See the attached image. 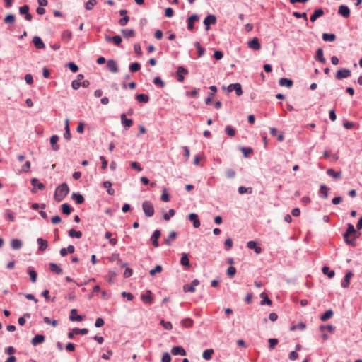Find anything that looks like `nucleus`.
Returning <instances> with one entry per match:
<instances>
[{"label": "nucleus", "mask_w": 362, "mask_h": 362, "mask_svg": "<svg viewBox=\"0 0 362 362\" xmlns=\"http://www.w3.org/2000/svg\"><path fill=\"white\" fill-rule=\"evenodd\" d=\"M77 310L76 309H72L70 312L69 319L71 321H78L80 322L83 320V317L79 315H76Z\"/></svg>", "instance_id": "29"}, {"label": "nucleus", "mask_w": 362, "mask_h": 362, "mask_svg": "<svg viewBox=\"0 0 362 362\" xmlns=\"http://www.w3.org/2000/svg\"><path fill=\"white\" fill-rule=\"evenodd\" d=\"M279 83L281 86H286L287 88H291L293 82L292 80L286 78H281L279 81Z\"/></svg>", "instance_id": "31"}, {"label": "nucleus", "mask_w": 362, "mask_h": 362, "mask_svg": "<svg viewBox=\"0 0 362 362\" xmlns=\"http://www.w3.org/2000/svg\"><path fill=\"white\" fill-rule=\"evenodd\" d=\"M49 269L52 272L57 274H61L62 273V269L61 267L55 263L49 264Z\"/></svg>", "instance_id": "38"}, {"label": "nucleus", "mask_w": 362, "mask_h": 362, "mask_svg": "<svg viewBox=\"0 0 362 362\" xmlns=\"http://www.w3.org/2000/svg\"><path fill=\"white\" fill-rule=\"evenodd\" d=\"M209 89L213 91V93H209V96L205 100L206 105H211L212 103V99L214 96L215 95L216 93L217 92V88L216 86H210Z\"/></svg>", "instance_id": "19"}, {"label": "nucleus", "mask_w": 362, "mask_h": 362, "mask_svg": "<svg viewBox=\"0 0 362 362\" xmlns=\"http://www.w3.org/2000/svg\"><path fill=\"white\" fill-rule=\"evenodd\" d=\"M194 46L197 49L198 57H202L205 53V49L202 47L201 44L199 42H196L194 43Z\"/></svg>", "instance_id": "47"}, {"label": "nucleus", "mask_w": 362, "mask_h": 362, "mask_svg": "<svg viewBox=\"0 0 362 362\" xmlns=\"http://www.w3.org/2000/svg\"><path fill=\"white\" fill-rule=\"evenodd\" d=\"M214 353V350L213 349H206L202 353V357L204 360H211L212 358Z\"/></svg>", "instance_id": "34"}, {"label": "nucleus", "mask_w": 362, "mask_h": 362, "mask_svg": "<svg viewBox=\"0 0 362 362\" xmlns=\"http://www.w3.org/2000/svg\"><path fill=\"white\" fill-rule=\"evenodd\" d=\"M136 98L139 103H147L149 101V96L144 93L136 95Z\"/></svg>", "instance_id": "40"}, {"label": "nucleus", "mask_w": 362, "mask_h": 362, "mask_svg": "<svg viewBox=\"0 0 362 362\" xmlns=\"http://www.w3.org/2000/svg\"><path fill=\"white\" fill-rule=\"evenodd\" d=\"M171 354L174 356L180 355L184 356L187 354V352L183 347L177 346L172 348Z\"/></svg>", "instance_id": "18"}, {"label": "nucleus", "mask_w": 362, "mask_h": 362, "mask_svg": "<svg viewBox=\"0 0 362 362\" xmlns=\"http://www.w3.org/2000/svg\"><path fill=\"white\" fill-rule=\"evenodd\" d=\"M160 323L163 326V327L167 330H171L173 329V325L169 321H165L164 320H161Z\"/></svg>", "instance_id": "57"}, {"label": "nucleus", "mask_w": 362, "mask_h": 362, "mask_svg": "<svg viewBox=\"0 0 362 362\" xmlns=\"http://www.w3.org/2000/svg\"><path fill=\"white\" fill-rule=\"evenodd\" d=\"M233 243L231 238H227L224 242V248L226 250H230L233 247Z\"/></svg>", "instance_id": "58"}, {"label": "nucleus", "mask_w": 362, "mask_h": 362, "mask_svg": "<svg viewBox=\"0 0 362 362\" xmlns=\"http://www.w3.org/2000/svg\"><path fill=\"white\" fill-rule=\"evenodd\" d=\"M322 273L327 275L329 278H333L335 275L334 270H331L328 267L325 266L322 269Z\"/></svg>", "instance_id": "44"}, {"label": "nucleus", "mask_w": 362, "mask_h": 362, "mask_svg": "<svg viewBox=\"0 0 362 362\" xmlns=\"http://www.w3.org/2000/svg\"><path fill=\"white\" fill-rule=\"evenodd\" d=\"M122 33L125 38L134 37L135 36V32L132 29H123Z\"/></svg>", "instance_id": "42"}, {"label": "nucleus", "mask_w": 362, "mask_h": 362, "mask_svg": "<svg viewBox=\"0 0 362 362\" xmlns=\"http://www.w3.org/2000/svg\"><path fill=\"white\" fill-rule=\"evenodd\" d=\"M33 42L35 45V47L38 49H44L45 47V43L43 42L42 40L38 36L33 37Z\"/></svg>", "instance_id": "20"}, {"label": "nucleus", "mask_w": 362, "mask_h": 362, "mask_svg": "<svg viewBox=\"0 0 362 362\" xmlns=\"http://www.w3.org/2000/svg\"><path fill=\"white\" fill-rule=\"evenodd\" d=\"M338 13L344 18H349L350 16V9L346 5H341L338 9Z\"/></svg>", "instance_id": "14"}, {"label": "nucleus", "mask_w": 362, "mask_h": 362, "mask_svg": "<svg viewBox=\"0 0 362 362\" xmlns=\"http://www.w3.org/2000/svg\"><path fill=\"white\" fill-rule=\"evenodd\" d=\"M71 210H72V209L69 206V204L64 203L62 205V211L63 214H64L66 215H69L71 214Z\"/></svg>", "instance_id": "54"}, {"label": "nucleus", "mask_w": 362, "mask_h": 362, "mask_svg": "<svg viewBox=\"0 0 362 362\" xmlns=\"http://www.w3.org/2000/svg\"><path fill=\"white\" fill-rule=\"evenodd\" d=\"M252 189L251 187H245L244 186H240L238 187V192L240 194H245V193H252Z\"/></svg>", "instance_id": "61"}, {"label": "nucleus", "mask_w": 362, "mask_h": 362, "mask_svg": "<svg viewBox=\"0 0 362 362\" xmlns=\"http://www.w3.org/2000/svg\"><path fill=\"white\" fill-rule=\"evenodd\" d=\"M353 276L354 274L351 271H349L346 273L344 278L341 283V286L342 288H346L349 286L350 281Z\"/></svg>", "instance_id": "9"}, {"label": "nucleus", "mask_w": 362, "mask_h": 362, "mask_svg": "<svg viewBox=\"0 0 362 362\" xmlns=\"http://www.w3.org/2000/svg\"><path fill=\"white\" fill-rule=\"evenodd\" d=\"M248 47L253 50H259L261 49V44L257 37H254L252 40L249 41Z\"/></svg>", "instance_id": "11"}, {"label": "nucleus", "mask_w": 362, "mask_h": 362, "mask_svg": "<svg viewBox=\"0 0 362 362\" xmlns=\"http://www.w3.org/2000/svg\"><path fill=\"white\" fill-rule=\"evenodd\" d=\"M225 132L229 136H235L236 131L230 125H227L225 127Z\"/></svg>", "instance_id": "53"}, {"label": "nucleus", "mask_w": 362, "mask_h": 362, "mask_svg": "<svg viewBox=\"0 0 362 362\" xmlns=\"http://www.w3.org/2000/svg\"><path fill=\"white\" fill-rule=\"evenodd\" d=\"M188 218L189 221H192L193 226L195 228H198L200 226V225H201L200 221H199V219L198 218V215L197 214H194V213L190 214L188 216Z\"/></svg>", "instance_id": "17"}, {"label": "nucleus", "mask_w": 362, "mask_h": 362, "mask_svg": "<svg viewBox=\"0 0 362 362\" xmlns=\"http://www.w3.org/2000/svg\"><path fill=\"white\" fill-rule=\"evenodd\" d=\"M247 247L250 250H254L256 254H260L262 252V248L257 245V243L253 240L247 242Z\"/></svg>", "instance_id": "15"}, {"label": "nucleus", "mask_w": 362, "mask_h": 362, "mask_svg": "<svg viewBox=\"0 0 362 362\" xmlns=\"http://www.w3.org/2000/svg\"><path fill=\"white\" fill-rule=\"evenodd\" d=\"M88 333V329L87 328H74L71 332L68 333V338L72 339L74 337V335H85Z\"/></svg>", "instance_id": "6"}, {"label": "nucleus", "mask_w": 362, "mask_h": 362, "mask_svg": "<svg viewBox=\"0 0 362 362\" xmlns=\"http://www.w3.org/2000/svg\"><path fill=\"white\" fill-rule=\"evenodd\" d=\"M349 236L347 234H344V239L346 243L353 247L356 246V240L354 238L349 239Z\"/></svg>", "instance_id": "52"}, {"label": "nucleus", "mask_w": 362, "mask_h": 362, "mask_svg": "<svg viewBox=\"0 0 362 362\" xmlns=\"http://www.w3.org/2000/svg\"><path fill=\"white\" fill-rule=\"evenodd\" d=\"M322 37L325 42H333L336 39V35L333 33H323Z\"/></svg>", "instance_id": "43"}, {"label": "nucleus", "mask_w": 362, "mask_h": 362, "mask_svg": "<svg viewBox=\"0 0 362 362\" xmlns=\"http://www.w3.org/2000/svg\"><path fill=\"white\" fill-rule=\"evenodd\" d=\"M262 298L261 301V305L267 304L268 305H272V301L269 298L268 296L265 293H262L260 295Z\"/></svg>", "instance_id": "46"}, {"label": "nucleus", "mask_w": 362, "mask_h": 362, "mask_svg": "<svg viewBox=\"0 0 362 362\" xmlns=\"http://www.w3.org/2000/svg\"><path fill=\"white\" fill-rule=\"evenodd\" d=\"M62 39H65L66 40H69L72 37V33L69 30H64V31L62 32Z\"/></svg>", "instance_id": "63"}, {"label": "nucleus", "mask_w": 362, "mask_h": 362, "mask_svg": "<svg viewBox=\"0 0 362 362\" xmlns=\"http://www.w3.org/2000/svg\"><path fill=\"white\" fill-rule=\"evenodd\" d=\"M69 236L71 238H81L82 237V233L74 229H70L69 230Z\"/></svg>", "instance_id": "49"}, {"label": "nucleus", "mask_w": 362, "mask_h": 362, "mask_svg": "<svg viewBox=\"0 0 362 362\" xmlns=\"http://www.w3.org/2000/svg\"><path fill=\"white\" fill-rule=\"evenodd\" d=\"M27 272H28V274H29V276H30V281H31L33 283L36 282L37 275V273H36V272L35 271L34 268H33V267H29L28 268Z\"/></svg>", "instance_id": "32"}, {"label": "nucleus", "mask_w": 362, "mask_h": 362, "mask_svg": "<svg viewBox=\"0 0 362 362\" xmlns=\"http://www.w3.org/2000/svg\"><path fill=\"white\" fill-rule=\"evenodd\" d=\"M141 300L146 304H151L153 301V299L151 296V292L148 291L146 293L141 294Z\"/></svg>", "instance_id": "21"}, {"label": "nucleus", "mask_w": 362, "mask_h": 362, "mask_svg": "<svg viewBox=\"0 0 362 362\" xmlns=\"http://www.w3.org/2000/svg\"><path fill=\"white\" fill-rule=\"evenodd\" d=\"M15 22V16L13 14H8L4 18V23L7 24H13Z\"/></svg>", "instance_id": "56"}, {"label": "nucleus", "mask_w": 362, "mask_h": 362, "mask_svg": "<svg viewBox=\"0 0 362 362\" xmlns=\"http://www.w3.org/2000/svg\"><path fill=\"white\" fill-rule=\"evenodd\" d=\"M177 238V233L175 231H172L169 234L168 237L165 239V243L170 246L172 244V241H173Z\"/></svg>", "instance_id": "37"}, {"label": "nucleus", "mask_w": 362, "mask_h": 362, "mask_svg": "<svg viewBox=\"0 0 362 362\" xmlns=\"http://www.w3.org/2000/svg\"><path fill=\"white\" fill-rule=\"evenodd\" d=\"M30 183L33 187H37L40 190H42L45 188V185L42 182H40L37 178L31 179Z\"/></svg>", "instance_id": "36"}, {"label": "nucleus", "mask_w": 362, "mask_h": 362, "mask_svg": "<svg viewBox=\"0 0 362 362\" xmlns=\"http://www.w3.org/2000/svg\"><path fill=\"white\" fill-rule=\"evenodd\" d=\"M105 39L106 42H113L116 46H119L122 42V37L119 35H115L113 37L105 35Z\"/></svg>", "instance_id": "12"}, {"label": "nucleus", "mask_w": 362, "mask_h": 362, "mask_svg": "<svg viewBox=\"0 0 362 362\" xmlns=\"http://www.w3.org/2000/svg\"><path fill=\"white\" fill-rule=\"evenodd\" d=\"M69 188L66 183L59 185L54 192V198L57 202H62L69 194Z\"/></svg>", "instance_id": "1"}, {"label": "nucleus", "mask_w": 362, "mask_h": 362, "mask_svg": "<svg viewBox=\"0 0 362 362\" xmlns=\"http://www.w3.org/2000/svg\"><path fill=\"white\" fill-rule=\"evenodd\" d=\"M199 284V281L197 279H194L191 284H185L183 286V291L185 293H194L195 291V287Z\"/></svg>", "instance_id": "7"}, {"label": "nucleus", "mask_w": 362, "mask_h": 362, "mask_svg": "<svg viewBox=\"0 0 362 362\" xmlns=\"http://www.w3.org/2000/svg\"><path fill=\"white\" fill-rule=\"evenodd\" d=\"M175 214L174 209H170L168 213L163 214V218L165 221H169Z\"/></svg>", "instance_id": "60"}, {"label": "nucleus", "mask_w": 362, "mask_h": 362, "mask_svg": "<svg viewBox=\"0 0 362 362\" xmlns=\"http://www.w3.org/2000/svg\"><path fill=\"white\" fill-rule=\"evenodd\" d=\"M71 198L77 204H81L84 202V197L79 193H73Z\"/></svg>", "instance_id": "33"}, {"label": "nucleus", "mask_w": 362, "mask_h": 362, "mask_svg": "<svg viewBox=\"0 0 362 362\" xmlns=\"http://www.w3.org/2000/svg\"><path fill=\"white\" fill-rule=\"evenodd\" d=\"M225 174L227 178L231 179L235 177L236 173L234 170L228 168L226 170Z\"/></svg>", "instance_id": "59"}, {"label": "nucleus", "mask_w": 362, "mask_h": 362, "mask_svg": "<svg viewBox=\"0 0 362 362\" xmlns=\"http://www.w3.org/2000/svg\"><path fill=\"white\" fill-rule=\"evenodd\" d=\"M226 274L229 277L232 278L236 274V269L233 266H230L227 269Z\"/></svg>", "instance_id": "62"}, {"label": "nucleus", "mask_w": 362, "mask_h": 362, "mask_svg": "<svg viewBox=\"0 0 362 362\" xmlns=\"http://www.w3.org/2000/svg\"><path fill=\"white\" fill-rule=\"evenodd\" d=\"M333 314L334 313L332 310H328L320 316V320L323 322L327 321L333 316Z\"/></svg>", "instance_id": "48"}, {"label": "nucleus", "mask_w": 362, "mask_h": 362, "mask_svg": "<svg viewBox=\"0 0 362 362\" xmlns=\"http://www.w3.org/2000/svg\"><path fill=\"white\" fill-rule=\"evenodd\" d=\"M351 72L349 69H345V68L341 69L337 71L335 78L337 80H341L344 78H349L351 76Z\"/></svg>", "instance_id": "4"}, {"label": "nucleus", "mask_w": 362, "mask_h": 362, "mask_svg": "<svg viewBox=\"0 0 362 362\" xmlns=\"http://www.w3.org/2000/svg\"><path fill=\"white\" fill-rule=\"evenodd\" d=\"M97 4V1L96 0H88L86 4H85V8L88 11H90V10H92L93 6H95Z\"/></svg>", "instance_id": "55"}, {"label": "nucleus", "mask_w": 362, "mask_h": 362, "mask_svg": "<svg viewBox=\"0 0 362 362\" xmlns=\"http://www.w3.org/2000/svg\"><path fill=\"white\" fill-rule=\"evenodd\" d=\"M180 264L187 268L190 267L189 259L187 254H186V253L182 254V257L180 259Z\"/></svg>", "instance_id": "35"}, {"label": "nucleus", "mask_w": 362, "mask_h": 362, "mask_svg": "<svg viewBox=\"0 0 362 362\" xmlns=\"http://www.w3.org/2000/svg\"><path fill=\"white\" fill-rule=\"evenodd\" d=\"M324 15V11L322 8H318L314 11L313 13L310 16V20L311 22H315L317 18Z\"/></svg>", "instance_id": "25"}, {"label": "nucleus", "mask_w": 362, "mask_h": 362, "mask_svg": "<svg viewBox=\"0 0 362 362\" xmlns=\"http://www.w3.org/2000/svg\"><path fill=\"white\" fill-rule=\"evenodd\" d=\"M103 185L105 188L107 189V192L110 195H113L115 194V190L112 188V182L110 181H105L103 182Z\"/></svg>", "instance_id": "41"}, {"label": "nucleus", "mask_w": 362, "mask_h": 362, "mask_svg": "<svg viewBox=\"0 0 362 362\" xmlns=\"http://www.w3.org/2000/svg\"><path fill=\"white\" fill-rule=\"evenodd\" d=\"M315 59L321 62L322 64H325L326 62V59L324 57V52L322 48H318L316 52V55L315 57Z\"/></svg>", "instance_id": "27"}, {"label": "nucleus", "mask_w": 362, "mask_h": 362, "mask_svg": "<svg viewBox=\"0 0 362 362\" xmlns=\"http://www.w3.org/2000/svg\"><path fill=\"white\" fill-rule=\"evenodd\" d=\"M228 92H232L235 90L237 96H240L243 94V89L240 83H231L227 87Z\"/></svg>", "instance_id": "5"}, {"label": "nucleus", "mask_w": 362, "mask_h": 362, "mask_svg": "<svg viewBox=\"0 0 362 362\" xmlns=\"http://www.w3.org/2000/svg\"><path fill=\"white\" fill-rule=\"evenodd\" d=\"M188 74V70L180 66L176 71L177 79L179 82H182L185 79L184 75Z\"/></svg>", "instance_id": "8"}, {"label": "nucleus", "mask_w": 362, "mask_h": 362, "mask_svg": "<svg viewBox=\"0 0 362 362\" xmlns=\"http://www.w3.org/2000/svg\"><path fill=\"white\" fill-rule=\"evenodd\" d=\"M107 67L108 70L112 73H117L119 71L117 63L114 59L107 60Z\"/></svg>", "instance_id": "10"}, {"label": "nucleus", "mask_w": 362, "mask_h": 362, "mask_svg": "<svg viewBox=\"0 0 362 362\" xmlns=\"http://www.w3.org/2000/svg\"><path fill=\"white\" fill-rule=\"evenodd\" d=\"M23 246V242L17 238H13L11 240V247L13 250H19Z\"/></svg>", "instance_id": "28"}, {"label": "nucleus", "mask_w": 362, "mask_h": 362, "mask_svg": "<svg viewBox=\"0 0 362 362\" xmlns=\"http://www.w3.org/2000/svg\"><path fill=\"white\" fill-rule=\"evenodd\" d=\"M37 243L39 245L38 250L40 252L45 251L48 247L47 241L42 238H38L37 239Z\"/></svg>", "instance_id": "24"}, {"label": "nucleus", "mask_w": 362, "mask_h": 362, "mask_svg": "<svg viewBox=\"0 0 362 362\" xmlns=\"http://www.w3.org/2000/svg\"><path fill=\"white\" fill-rule=\"evenodd\" d=\"M112 233L110 231H107L105 234V238L106 239H109V243L112 245H115L117 243V240L116 238H111Z\"/></svg>", "instance_id": "51"}, {"label": "nucleus", "mask_w": 362, "mask_h": 362, "mask_svg": "<svg viewBox=\"0 0 362 362\" xmlns=\"http://www.w3.org/2000/svg\"><path fill=\"white\" fill-rule=\"evenodd\" d=\"M121 123L125 128H129L133 124V120L132 119H127L124 113L121 115Z\"/></svg>", "instance_id": "22"}, {"label": "nucleus", "mask_w": 362, "mask_h": 362, "mask_svg": "<svg viewBox=\"0 0 362 362\" xmlns=\"http://www.w3.org/2000/svg\"><path fill=\"white\" fill-rule=\"evenodd\" d=\"M197 20H199V16L197 14H192L187 18V29L189 30H192L194 29V21H196Z\"/></svg>", "instance_id": "16"}, {"label": "nucleus", "mask_w": 362, "mask_h": 362, "mask_svg": "<svg viewBox=\"0 0 362 362\" xmlns=\"http://www.w3.org/2000/svg\"><path fill=\"white\" fill-rule=\"evenodd\" d=\"M153 83L156 86H158L161 88H163L165 85L163 81L158 76H156L153 78Z\"/></svg>", "instance_id": "64"}, {"label": "nucleus", "mask_w": 362, "mask_h": 362, "mask_svg": "<svg viewBox=\"0 0 362 362\" xmlns=\"http://www.w3.org/2000/svg\"><path fill=\"white\" fill-rule=\"evenodd\" d=\"M160 236V231L159 230H156L151 237V241L152 243V245L155 247H158L159 246L158 239Z\"/></svg>", "instance_id": "13"}, {"label": "nucleus", "mask_w": 362, "mask_h": 362, "mask_svg": "<svg viewBox=\"0 0 362 362\" xmlns=\"http://www.w3.org/2000/svg\"><path fill=\"white\" fill-rule=\"evenodd\" d=\"M181 325L185 328H190L194 325V321L191 318H185L181 320Z\"/></svg>", "instance_id": "39"}, {"label": "nucleus", "mask_w": 362, "mask_h": 362, "mask_svg": "<svg viewBox=\"0 0 362 362\" xmlns=\"http://www.w3.org/2000/svg\"><path fill=\"white\" fill-rule=\"evenodd\" d=\"M59 141V136L57 135H52L50 137V144L52 146V149L54 151H57L59 150V146L57 144Z\"/></svg>", "instance_id": "23"}, {"label": "nucleus", "mask_w": 362, "mask_h": 362, "mask_svg": "<svg viewBox=\"0 0 362 362\" xmlns=\"http://www.w3.org/2000/svg\"><path fill=\"white\" fill-rule=\"evenodd\" d=\"M129 68L131 72L134 73L140 70L141 64L139 62L131 63Z\"/></svg>", "instance_id": "50"}, {"label": "nucleus", "mask_w": 362, "mask_h": 362, "mask_svg": "<svg viewBox=\"0 0 362 362\" xmlns=\"http://www.w3.org/2000/svg\"><path fill=\"white\" fill-rule=\"evenodd\" d=\"M327 174L329 175V176H331L334 179H339L341 177V172H336L334 170L332 169V168H329L327 170Z\"/></svg>", "instance_id": "45"}, {"label": "nucleus", "mask_w": 362, "mask_h": 362, "mask_svg": "<svg viewBox=\"0 0 362 362\" xmlns=\"http://www.w3.org/2000/svg\"><path fill=\"white\" fill-rule=\"evenodd\" d=\"M203 23L205 26V30L207 31L209 30L211 25L216 23V17L215 15L209 14L204 18Z\"/></svg>", "instance_id": "3"}, {"label": "nucleus", "mask_w": 362, "mask_h": 362, "mask_svg": "<svg viewBox=\"0 0 362 362\" xmlns=\"http://www.w3.org/2000/svg\"><path fill=\"white\" fill-rule=\"evenodd\" d=\"M329 189L325 185H322L320 188L319 194L320 197L323 199H327L328 197V192Z\"/></svg>", "instance_id": "30"}, {"label": "nucleus", "mask_w": 362, "mask_h": 362, "mask_svg": "<svg viewBox=\"0 0 362 362\" xmlns=\"http://www.w3.org/2000/svg\"><path fill=\"white\" fill-rule=\"evenodd\" d=\"M142 209L147 217L153 216L155 210L153 204L149 201H144L142 204Z\"/></svg>", "instance_id": "2"}, {"label": "nucleus", "mask_w": 362, "mask_h": 362, "mask_svg": "<svg viewBox=\"0 0 362 362\" xmlns=\"http://www.w3.org/2000/svg\"><path fill=\"white\" fill-rule=\"evenodd\" d=\"M45 337L42 334L35 335L31 340V343L33 346H37L40 344H42L45 341Z\"/></svg>", "instance_id": "26"}]
</instances>
